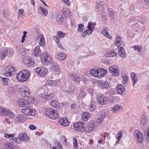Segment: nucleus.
<instances>
[{"label":"nucleus","mask_w":149,"mask_h":149,"mask_svg":"<svg viewBox=\"0 0 149 149\" xmlns=\"http://www.w3.org/2000/svg\"><path fill=\"white\" fill-rule=\"evenodd\" d=\"M140 19H142L138 17H133L129 22V24L132 26V27L135 30L140 27L141 23L144 24L146 22L145 19L140 20Z\"/></svg>","instance_id":"1"},{"label":"nucleus","mask_w":149,"mask_h":149,"mask_svg":"<svg viewBox=\"0 0 149 149\" xmlns=\"http://www.w3.org/2000/svg\"><path fill=\"white\" fill-rule=\"evenodd\" d=\"M30 73L27 70H23L17 74V78L20 82L26 81L30 76Z\"/></svg>","instance_id":"2"},{"label":"nucleus","mask_w":149,"mask_h":149,"mask_svg":"<svg viewBox=\"0 0 149 149\" xmlns=\"http://www.w3.org/2000/svg\"><path fill=\"white\" fill-rule=\"evenodd\" d=\"M45 112V116L52 119H55L58 116L57 111L53 109H47Z\"/></svg>","instance_id":"3"},{"label":"nucleus","mask_w":149,"mask_h":149,"mask_svg":"<svg viewBox=\"0 0 149 149\" xmlns=\"http://www.w3.org/2000/svg\"><path fill=\"white\" fill-rule=\"evenodd\" d=\"M13 50L10 49H4L0 52V59L3 60L6 56L9 57L13 55Z\"/></svg>","instance_id":"4"},{"label":"nucleus","mask_w":149,"mask_h":149,"mask_svg":"<svg viewBox=\"0 0 149 149\" xmlns=\"http://www.w3.org/2000/svg\"><path fill=\"white\" fill-rule=\"evenodd\" d=\"M20 95L23 97H28L30 95V91L26 86H21L18 90Z\"/></svg>","instance_id":"5"},{"label":"nucleus","mask_w":149,"mask_h":149,"mask_svg":"<svg viewBox=\"0 0 149 149\" xmlns=\"http://www.w3.org/2000/svg\"><path fill=\"white\" fill-rule=\"evenodd\" d=\"M41 59L43 64L47 65L51 61L52 58L47 53L43 55L41 57Z\"/></svg>","instance_id":"6"},{"label":"nucleus","mask_w":149,"mask_h":149,"mask_svg":"<svg viewBox=\"0 0 149 149\" xmlns=\"http://www.w3.org/2000/svg\"><path fill=\"white\" fill-rule=\"evenodd\" d=\"M34 71L41 76L45 75L47 72V68L44 67L36 68Z\"/></svg>","instance_id":"7"},{"label":"nucleus","mask_w":149,"mask_h":149,"mask_svg":"<svg viewBox=\"0 0 149 149\" xmlns=\"http://www.w3.org/2000/svg\"><path fill=\"white\" fill-rule=\"evenodd\" d=\"M108 111L105 110H103L101 113V115L96 120V122L97 124H100L104 119L105 117L108 116Z\"/></svg>","instance_id":"8"},{"label":"nucleus","mask_w":149,"mask_h":149,"mask_svg":"<svg viewBox=\"0 0 149 149\" xmlns=\"http://www.w3.org/2000/svg\"><path fill=\"white\" fill-rule=\"evenodd\" d=\"M83 122H78L74 125V129L79 132H82L85 130L84 127L83 125Z\"/></svg>","instance_id":"9"},{"label":"nucleus","mask_w":149,"mask_h":149,"mask_svg":"<svg viewBox=\"0 0 149 149\" xmlns=\"http://www.w3.org/2000/svg\"><path fill=\"white\" fill-rule=\"evenodd\" d=\"M22 113L28 116H33L35 114V110L30 108L22 109Z\"/></svg>","instance_id":"10"},{"label":"nucleus","mask_w":149,"mask_h":149,"mask_svg":"<svg viewBox=\"0 0 149 149\" xmlns=\"http://www.w3.org/2000/svg\"><path fill=\"white\" fill-rule=\"evenodd\" d=\"M18 104L21 107H27L31 106V104L26 100L20 99L18 100Z\"/></svg>","instance_id":"11"},{"label":"nucleus","mask_w":149,"mask_h":149,"mask_svg":"<svg viewBox=\"0 0 149 149\" xmlns=\"http://www.w3.org/2000/svg\"><path fill=\"white\" fill-rule=\"evenodd\" d=\"M110 73L113 76L117 77L119 75V70L116 66H112L109 68Z\"/></svg>","instance_id":"12"},{"label":"nucleus","mask_w":149,"mask_h":149,"mask_svg":"<svg viewBox=\"0 0 149 149\" xmlns=\"http://www.w3.org/2000/svg\"><path fill=\"white\" fill-rule=\"evenodd\" d=\"M95 123L94 120H92L91 121L86 127H84L85 130L84 132H88L92 131L94 129V126H95Z\"/></svg>","instance_id":"13"},{"label":"nucleus","mask_w":149,"mask_h":149,"mask_svg":"<svg viewBox=\"0 0 149 149\" xmlns=\"http://www.w3.org/2000/svg\"><path fill=\"white\" fill-rule=\"evenodd\" d=\"M135 135L138 142L141 143L143 141V135L140 131L138 130L135 131Z\"/></svg>","instance_id":"14"},{"label":"nucleus","mask_w":149,"mask_h":149,"mask_svg":"<svg viewBox=\"0 0 149 149\" xmlns=\"http://www.w3.org/2000/svg\"><path fill=\"white\" fill-rule=\"evenodd\" d=\"M118 93L120 95H122L125 91L124 86L122 84H119L117 85L116 87Z\"/></svg>","instance_id":"15"},{"label":"nucleus","mask_w":149,"mask_h":149,"mask_svg":"<svg viewBox=\"0 0 149 149\" xmlns=\"http://www.w3.org/2000/svg\"><path fill=\"white\" fill-rule=\"evenodd\" d=\"M23 63L28 66H32L35 64L34 62L31 58H24L23 59Z\"/></svg>","instance_id":"16"},{"label":"nucleus","mask_w":149,"mask_h":149,"mask_svg":"<svg viewBox=\"0 0 149 149\" xmlns=\"http://www.w3.org/2000/svg\"><path fill=\"white\" fill-rule=\"evenodd\" d=\"M25 120V118L24 115L20 114L14 120V122L16 123H22Z\"/></svg>","instance_id":"17"},{"label":"nucleus","mask_w":149,"mask_h":149,"mask_svg":"<svg viewBox=\"0 0 149 149\" xmlns=\"http://www.w3.org/2000/svg\"><path fill=\"white\" fill-rule=\"evenodd\" d=\"M97 99L98 102L101 105L106 104V102L107 99L106 97L101 95H99L97 97Z\"/></svg>","instance_id":"18"},{"label":"nucleus","mask_w":149,"mask_h":149,"mask_svg":"<svg viewBox=\"0 0 149 149\" xmlns=\"http://www.w3.org/2000/svg\"><path fill=\"white\" fill-rule=\"evenodd\" d=\"M19 140L24 141H29L30 139L27 134L25 133H22L19 135Z\"/></svg>","instance_id":"19"},{"label":"nucleus","mask_w":149,"mask_h":149,"mask_svg":"<svg viewBox=\"0 0 149 149\" xmlns=\"http://www.w3.org/2000/svg\"><path fill=\"white\" fill-rule=\"evenodd\" d=\"M77 98L78 99H80L85 97L86 95V92L81 89H79L77 93Z\"/></svg>","instance_id":"20"},{"label":"nucleus","mask_w":149,"mask_h":149,"mask_svg":"<svg viewBox=\"0 0 149 149\" xmlns=\"http://www.w3.org/2000/svg\"><path fill=\"white\" fill-rule=\"evenodd\" d=\"M118 55L121 57L125 58L126 56V54L124 48L120 47L118 48Z\"/></svg>","instance_id":"21"},{"label":"nucleus","mask_w":149,"mask_h":149,"mask_svg":"<svg viewBox=\"0 0 149 149\" xmlns=\"http://www.w3.org/2000/svg\"><path fill=\"white\" fill-rule=\"evenodd\" d=\"M38 38L37 40L39 39V45L41 46H44L45 44V41L43 36L42 34H40L38 35Z\"/></svg>","instance_id":"22"},{"label":"nucleus","mask_w":149,"mask_h":149,"mask_svg":"<svg viewBox=\"0 0 149 149\" xmlns=\"http://www.w3.org/2000/svg\"><path fill=\"white\" fill-rule=\"evenodd\" d=\"M107 70L101 68L98 70L97 72V77L100 78L103 76L106 73Z\"/></svg>","instance_id":"23"},{"label":"nucleus","mask_w":149,"mask_h":149,"mask_svg":"<svg viewBox=\"0 0 149 149\" xmlns=\"http://www.w3.org/2000/svg\"><path fill=\"white\" fill-rule=\"evenodd\" d=\"M41 97L44 99L49 100L54 97V94L52 93L49 94L44 93L42 94Z\"/></svg>","instance_id":"24"},{"label":"nucleus","mask_w":149,"mask_h":149,"mask_svg":"<svg viewBox=\"0 0 149 149\" xmlns=\"http://www.w3.org/2000/svg\"><path fill=\"white\" fill-rule=\"evenodd\" d=\"M70 77L73 81L77 83H79L80 81V78L78 75L72 74H70Z\"/></svg>","instance_id":"25"},{"label":"nucleus","mask_w":149,"mask_h":149,"mask_svg":"<svg viewBox=\"0 0 149 149\" xmlns=\"http://www.w3.org/2000/svg\"><path fill=\"white\" fill-rule=\"evenodd\" d=\"M100 83L102 85L101 87L103 88L107 89L111 88V85L110 83L108 82L107 81H102Z\"/></svg>","instance_id":"26"},{"label":"nucleus","mask_w":149,"mask_h":149,"mask_svg":"<svg viewBox=\"0 0 149 149\" xmlns=\"http://www.w3.org/2000/svg\"><path fill=\"white\" fill-rule=\"evenodd\" d=\"M66 56V55L63 53H59L56 54L55 57L57 59L62 60H64Z\"/></svg>","instance_id":"27"},{"label":"nucleus","mask_w":149,"mask_h":149,"mask_svg":"<svg viewBox=\"0 0 149 149\" xmlns=\"http://www.w3.org/2000/svg\"><path fill=\"white\" fill-rule=\"evenodd\" d=\"M59 123L62 125L66 126L69 125V122L66 118H62L60 119Z\"/></svg>","instance_id":"28"},{"label":"nucleus","mask_w":149,"mask_h":149,"mask_svg":"<svg viewBox=\"0 0 149 149\" xmlns=\"http://www.w3.org/2000/svg\"><path fill=\"white\" fill-rule=\"evenodd\" d=\"M90 113L88 112H85L82 114L81 118L84 121H87L88 118L90 117Z\"/></svg>","instance_id":"29"},{"label":"nucleus","mask_w":149,"mask_h":149,"mask_svg":"<svg viewBox=\"0 0 149 149\" xmlns=\"http://www.w3.org/2000/svg\"><path fill=\"white\" fill-rule=\"evenodd\" d=\"M40 54L41 51L40 49V47L39 46H37L34 48L33 54L35 56H38L40 55Z\"/></svg>","instance_id":"30"},{"label":"nucleus","mask_w":149,"mask_h":149,"mask_svg":"<svg viewBox=\"0 0 149 149\" xmlns=\"http://www.w3.org/2000/svg\"><path fill=\"white\" fill-rule=\"evenodd\" d=\"M6 113L4 116H8L11 118H13L15 117V114L12 111H10V110L6 109L5 112Z\"/></svg>","instance_id":"31"},{"label":"nucleus","mask_w":149,"mask_h":149,"mask_svg":"<svg viewBox=\"0 0 149 149\" xmlns=\"http://www.w3.org/2000/svg\"><path fill=\"white\" fill-rule=\"evenodd\" d=\"M102 33L104 35L109 39L112 38V37L110 34L107 32V27L104 28L103 30L102 31Z\"/></svg>","instance_id":"32"},{"label":"nucleus","mask_w":149,"mask_h":149,"mask_svg":"<svg viewBox=\"0 0 149 149\" xmlns=\"http://www.w3.org/2000/svg\"><path fill=\"white\" fill-rule=\"evenodd\" d=\"M62 12L65 17L69 18L71 17V13L69 9H63Z\"/></svg>","instance_id":"33"},{"label":"nucleus","mask_w":149,"mask_h":149,"mask_svg":"<svg viewBox=\"0 0 149 149\" xmlns=\"http://www.w3.org/2000/svg\"><path fill=\"white\" fill-rule=\"evenodd\" d=\"M2 84L4 86L8 85V83L10 82V79L8 78L0 77Z\"/></svg>","instance_id":"34"},{"label":"nucleus","mask_w":149,"mask_h":149,"mask_svg":"<svg viewBox=\"0 0 149 149\" xmlns=\"http://www.w3.org/2000/svg\"><path fill=\"white\" fill-rule=\"evenodd\" d=\"M6 146L7 148L6 149L3 148L1 149H19L18 147L15 146L13 144L9 143L6 144Z\"/></svg>","instance_id":"35"},{"label":"nucleus","mask_w":149,"mask_h":149,"mask_svg":"<svg viewBox=\"0 0 149 149\" xmlns=\"http://www.w3.org/2000/svg\"><path fill=\"white\" fill-rule=\"evenodd\" d=\"M121 107L119 104L116 105L111 109L112 112L114 113H116L121 108Z\"/></svg>","instance_id":"36"},{"label":"nucleus","mask_w":149,"mask_h":149,"mask_svg":"<svg viewBox=\"0 0 149 149\" xmlns=\"http://www.w3.org/2000/svg\"><path fill=\"white\" fill-rule=\"evenodd\" d=\"M148 118L146 116H142L141 118V123L142 125H146L148 123Z\"/></svg>","instance_id":"37"},{"label":"nucleus","mask_w":149,"mask_h":149,"mask_svg":"<svg viewBox=\"0 0 149 149\" xmlns=\"http://www.w3.org/2000/svg\"><path fill=\"white\" fill-rule=\"evenodd\" d=\"M96 24L95 22L93 23L92 22H89L88 23L87 28L90 31H93V27H94Z\"/></svg>","instance_id":"38"},{"label":"nucleus","mask_w":149,"mask_h":149,"mask_svg":"<svg viewBox=\"0 0 149 149\" xmlns=\"http://www.w3.org/2000/svg\"><path fill=\"white\" fill-rule=\"evenodd\" d=\"M10 72H9L8 70L6 71V69L5 68L3 69V74L5 76L8 77H11V76L13 74V73H10Z\"/></svg>","instance_id":"39"},{"label":"nucleus","mask_w":149,"mask_h":149,"mask_svg":"<svg viewBox=\"0 0 149 149\" xmlns=\"http://www.w3.org/2000/svg\"><path fill=\"white\" fill-rule=\"evenodd\" d=\"M4 68L6 69V71L8 70L9 71V72H10V73H13V72H14L15 71L14 68L11 66H7Z\"/></svg>","instance_id":"40"},{"label":"nucleus","mask_w":149,"mask_h":149,"mask_svg":"<svg viewBox=\"0 0 149 149\" xmlns=\"http://www.w3.org/2000/svg\"><path fill=\"white\" fill-rule=\"evenodd\" d=\"M98 72V70H94L93 69H91L90 71V73L91 75L93 76L97 77V72Z\"/></svg>","instance_id":"41"},{"label":"nucleus","mask_w":149,"mask_h":149,"mask_svg":"<svg viewBox=\"0 0 149 149\" xmlns=\"http://www.w3.org/2000/svg\"><path fill=\"white\" fill-rule=\"evenodd\" d=\"M96 108V103L94 102L91 103L89 108L90 111H93L95 110Z\"/></svg>","instance_id":"42"},{"label":"nucleus","mask_w":149,"mask_h":149,"mask_svg":"<svg viewBox=\"0 0 149 149\" xmlns=\"http://www.w3.org/2000/svg\"><path fill=\"white\" fill-rule=\"evenodd\" d=\"M59 102L56 100H54L51 102V104L54 107L56 108L58 106Z\"/></svg>","instance_id":"43"},{"label":"nucleus","mask_w":149,"mask_h":149,"mask_svg":"<svg viewBox=\"0 0 149 149\" xmlns=\"http://www.w3.org/2000/svg\"><path fill=\"white\" fill-rule=\"evenodd\" d=\"M116 93L115 90L114 89L111 88L105 94H108L110 95H115Z\"/></svg>","instance_id":"44"},{"label":"nucleus","mask_w":149,"mask_h":149,"mask_svg":"<svg viewBox=\"0 0 149 149\" xmlns=\"http://www.w3.org/2000/svg\"><path fill=\"white\" fill-rule=\"evenodd\" d=\"M7 109L3 107L0 106V116H4L5 115V112Z\"/></svg>","instance_id":"45"},{"label":"nucleus","mask_w":149,"mask_h":149,"mask_svg":"<svg viewBox=\"0 0 149 149\" xmlns=\"http://www.w3.org/2000/svg\"><path fill=\"white\" fill-rule=\"evenodd\" d=\"M54 145L57 146V148L58 149H63L61 144L58 141H55Z\"/></svg>","instance_id":"46"},{"label":"nucleus","mask_w":149,"mask_h":149,"mask_svg":"<svg viewBox=\"0 0 149 149\" xmlns=\"http://www.w3.org/2000/svg\"><path fill=\"white\" fill-rule=\"evenodd\" d=\"M108 55L109 57H113L116 56L117 54L114 51L111 50L109 52Z\"/></svg>","instance_id":"47"},{"label":"nucleus","mask_w":149,"mask_h":149,"mask_svg":"<svg viewBox=\"0 0 149 149\" xmlns=\"http://www.w3.org/2000/svg\"><path fill=\"white\" fill-rule=\"evenodd\" d=\"M132 48L134 49V50L141 52L142 47L141 46L135 45L134 46L132 47Z\"/></svg>","instance_id":"48"},{"label":"nucleus","mask_w":149,"mask_h":149,"mask_svg":"<svg viewBox=\"0 0 149 149\" xmlns=\"http://www.w3.org/2000/svg\"><path fill=\"white\" fill-rule=\"evenodd\" d=\"M52 68L54 71L58 70L59 69V66L56 63H53Z\"/></svg>","instance_id":"49"},{"label":"nucleus","mask_w":149,"mask_h":149,"mask_svg":"<svg viewBox=\"0 0 149 149\" xmlns=\"http://www.w3.org/2000/svg\"><path fill=\"white\" fill-rule=\"evenodd\" d=\"M57 19L58 20V23L60 24L63 22L64 18L61 15H58Z\"/></svg>","instance_id":"50"},{"label":"nucleus","mask_w":149,"mask_h":149,"mask_svg":"<svg viewBox=\"0 0 149 149\" xmlns=\"http://www.w3.org/2000/svg\"><path fill=\"white\" fill-rule=\"evenodd\" d=\"M39 10L42 12L44 16H46L48 12L47 10L46 9L44 8L41 7H40Z\"/></svg>","instance_id":"51"},{"label":"nucleus","mask_w":149,"mask_h":149,"mask_svg":"<svg viewBox=\"0 0 149 149\" xmlns=\"http://www.w3.org/2000/svg\"><path fill=\"white\" fill-rule=\"evenodd\" d=\"M24 15V12L23 9H20L18 10V17H22Z\"/></svg>","instance_id":"52"},{"label":"nucleus","mask_w":149,"mask_h":149,"mask_svg":"<svg viewBox=\"0 0 149 149\" xmlns=\"http://www.w3.org/2000/svg\"><path fill=\"white\" fill-rule=\"evenodd\" d=\"M15 134V133H13V134H8L7 133H5L4 136L6 138H13L14 137Z\"/></svg>","instance_id":"53"},{"label":"nucleus","mask_w":149,"mask_h":149,"mask_svg":"<svg viewBox=\"0 0 149 149\" xmlns=\"http://www.w3.org/2000/svg\"><path fill=\"white\" fill-rule=\"evenodd\" d=\"M73 140H74V142L73 143V147L75 149H77L78 148V143L77 140L75 138H73Z\"/></svg>","instance_id":"54"},{"label":"nucleus","mask_w":149,"mask_h":149,"mask_svg":"<svg viewBox=\"0 0 149 149\" xmlns=\"http://www.w3.org/2000/svg\"><path fill=\"white\" fill-rule=\"evenodd\" d=\"M67 92L69 93H73L74 92V88L73 86L71 84L68 90L67 91Z\"/></svg>","instance_id":"55"},{"label":"nucleus","mask_w":149,"mask_h":149,"mask_svg":"<svg viewBox=\"0 0 149 149\" xmlns=\"http://www.w3.org/2000/svg\"><path fill=\"white\" fill-rule=\"evenodd\" d=\"M57 35L58 38H63L65 35V34L61 31H58Z\"/></svg>","instance_id":"56"},{"label":"nucleus","mask_w":149,"mask_h":149,"mask_svg":"<svg viewBox=\"0 0 149 149\" xmlns=\"http://www.w3.org/2000/svg\"><path fill=\"white\" fill-rule=\"evenodd\" d=\"M84 27V26L83 24H80L78 25V28L77 29V30L79 32H82L83 30V27Z\"/></svg>","instance_id":"57"},{"label":"nucleus","mask_w":149,"mask_h":149,"mask_svg":"<svg viewBox=\"0 0 149 149\" xmlns=\"http://www.w3.org/2000/svg\"><path fill=\"white\" fill-rule=\"evenodd\" d=\"M3 17H6L9 15V14L6 9L3 10L2 13Z\"/></svg>","instance_id":"58"},{"label":"nucleus","mask_w":149,"mask_h":149,"mask_svg":"<svg viewBox=\"0 0 149 149\" xmlns=\"http://www.w3.org/2000/svg\"><path fill=\"white\" fill-rule=\"evenodd\" d=\"M128 77L127 76L123 77V83L124 84L127 83L128 81Z\"/></svg>","instance_id":"59"},{"label":"nucleus","mask_w":149,"mask_h":149,"mask_svg":"<svg viewBox=\"0 0 149 149\" xmlns=\"http://www.w3.org/2000/svg\"><path fill=\"white\" fill-rule=\"evenodd\" d=\"M102 7V5L101 4H97L96 5V11H98L100 10Z\"/></svg>","instance_id":"60"},{"label":"nucleus","mask_w":149,"mask_h":149,"mask_svg":"<svg viewBox=\"0 0 149 149\" xmlns=\"http://www.w3.org/2000/svg\"><path fill=\"white\" fill-rule=\"evenodd\" d=\"M8 92L10 94H13L14 93V88L11 87H9L8 88Z\"/></svg>","instance_id":"61"},{"label":"nucleus","mask_w":149,"mask_h":149,"mask_svg":"<svg viewBox=\"0 0 149 149\" xmlns=\"http://www.w3.org/2000/svg\"><path fill=\"white\" fill-rule=\"evenodd\" d=\"M122 136V134L121 131H119V132L117 134V139L120 140Z\"/></svg>","instance_id":"62"},{"label":"nucleus","mask_w":149,"mask_h":149,"mask_svg":"<svg viewBox=\"0 0 149 149\" xmlns=\"http://www.w3.org/2000/svg\"><path fill=\"white\" fill-rule=\"evenodd\" d=\"M19 52L21 54L23 55H24L25 54V52L24 51V49L22 47L19 48Z\"/></svg>","instance_id":"63"},{"label":"nucleus","mask_w":149,"mask_h":149,"mask_svg":"<svg viewBox=\"0 0 149 149\" xmlns=\"http://www.w3.org/2000/svg\"><path fill=\"white\" fill-rule=\"evenodd\" d=\"M29 128L31 130H36V127L33 124H31L29 126Z\"/></svg>","instance_id":"64"}]
</instances>
